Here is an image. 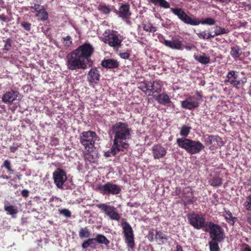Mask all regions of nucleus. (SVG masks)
<instances>
[{"mask_svg": "<svg viewBox=\"0 0 251 251\" xmlns=\"http://www.w3.org/2000/svg\"><path fill=\"white\" fill-rule=\"evenodd\" d=\"M94 52L93 46L87 43L79 46L77 48L69 52L66 58L67 68L72 71L86 69V62L91 60V56Z\"/></svg>", "mask_w": 251, "mask_h": 251, "instance_id": "1", "label": "nucleus"}, {"mask_svg": "<svg viewBox=\"0 0 251 251\" xmlns=\"http://www.w3.org/2000/svg\"><path fill=\"white\" fill-rule=\"evenodd\" d=\"M110 131L114 135L113 143L115 145H118L125 149L129 148L127 140L131 138V129L127 123L117 122L112 125Z\"/></svg>", "mask_w": 251, "mask_h": 251, "instance_id": "2", "label": "nucleus"}, {"mask_svg": "<svg viewBox=\"0 0 251 251\" xmlns=\"http://www.w3.org/2000/svg\"><path fill=\"white\" fill-rule=\"evenodd\" d=\"M170 12L176 16L177 18L184 24L191 25H198L200 24L212 25H215L216 21L211 18H207L202 20H199L196 18H192L187 14L185 11L181 8H171Z\"/></svg>", "mask_w": 251, "mask_h": 251, "instance_id": "3", "label": "nucleus"}, {"mask_svg": "<svg viewBox=\"0 0 251 251\" xmlns=\"http://www.w3.org/2000/svg\"><path fill=\"white\" fill-rule=\"evenodd\" d=\"M176 143L180 148L191 154L198 153L205 148L199 141L193 140L187 138H177Z\"/></svg>", "mask_w": 251, "mask_h": 251, "instance_id": "4", "label": "nucleus"}, {"mask_svg": "<svg viewBox=\"0 0 251 251\" xmlns=\"http://www.w3.org/2000/svg\"><path fill=\"white\" fill-rule=\"evenodd\" d=\"M204 231L209 232L212 241L222 242L225 238L224 229L220 225L212 222H207Z\"/></svg>", "mask_w": 251, "mask_h": 251, "instance_id": "5", "label": "nucleus"}, {"mask_svg": "<svg viewBox=\"0 0 251 251\" xmlns=\"http://www.w3.org/2000/svg\"><path fill=\"white\" fill-rule=\"evenodd\" d=\"M162 43L165 46L172 50H182L185 49L190 51L195 48V46L191 43L184 44L182 40L176 37H173L170 40L165 39Z\"/></svg>", "mask_w": 251, "mask_h": 251, "instance_id": "6", "label": "nucleus"}, {"mask_svg": "<svg viewBox=\"0 0 251 251\" xmlns=\"http://www.w3.org/2000/svg\"><path fill=\"white\" fill-rule=\"evenodd\" d=\"M97 138V135L95 132L88 130L83 131L80 134L79 141L86 150H92L94 147Z\"/></svg>", "mask_w": 251, "mask_h": 251, "instance_id": "7", "label": "nucleus"}, {"mask_svg": "<svg viewBox=\"0 0 251 251\" xmlns=\"http://www.w3.org/2000/svg\"><path fill=\"white\" fill-rule=\"evenodd\" d=\"M102 38V41L107 44L110 47L118 48L121 46L122 39L120 35L117 34L115 31L107 30L105 31Z\"/></svg>", "mask_w": 251, "mask_h": 251, "instance_id": "8", "label": "nucleus"}, {"mask_svg": "<svg viewBox=\"0 0 251 251\" xmlns=\"http://www.w3.org/2000/svg\"><path fill=\"white\" fill-rule=\"evenodd\" d=\"M187 219L191 226L197 229L206 228L207 222L202 214L191 213L187 215Z\"/></svg>", "mask_w": 251, "mask_h": 251, "instance_id": "9", "label": "nucleus"}, {"mask_svg": "<svg viewBox=\"0 0 251 251\" xmlns=\"http://www.w3.org/2000/svg\"><path fill=\"white\" fill-rule=\"evenodd\" d=\"M204 142L211 151L220 148L225 144L222 138L219 135H206L204 136Z\"/></svg>", "mask_w": 251, "mask_h": 251, "instance_id": "10", "label": "nucleus"}, {"mask_svg": "<svg viewBox=\"0 0 251 251\" xmlns=\"http://www.w3.org/2000/svg\"><path fill=\"white\" fill-rule=\"evenodd\" d=\"M124 234L125 242L128 247L133 249L135 247L133 230L129 224L125 221L121 224Z\"/></svg>", "mask_w": 251, "mask_h": 251, "instance_id": "11", "label": "nucleus"}, {"mask_svg": "<svg viewBox=\"0 0 251 251\" xmlns=\"http://www.w3.org/2000/svg\"><path fill=\"white\" fill-rule=\"evenodd\" d=\"M100 192L103 195H115L120 193L121 187L117 184L108 182L104 184H100L97 187Z\"/></svg>", "mask_w": 251, "mask_h": 251, "instance_id": "12", "label": "nucleus"}, {"mask_svg": "<svg viewBox=\"0 0 251 251\" xmlns=\"http://www.w3.org/2000/svg\"><path fill=\"white\" fill-rule=\"evenodd\" d=\"M96 206L104 212L111 220L117 221L120 220V215L114 206L107 205L106 203L97 204Z\"/></svg>", "mask_w": 251, "mask_h": 251, "instance_id": "13", "label": "nucleus"}, {"mask_svg": "<svg viewBox=\"0 0 251 251\" xmlns=\"http://www.w3.org/2000/svg\"><path fill=\"white\" fill-rule=\"evenodd\" d=\"M53 179L56 186L62 188L67 179L66 173L61 168H57L52 174Z\"/></svg>", "mask_w": 251, "mask_h": 251, "instance_id": "14", "label": "nucleus"}, {"mask_svg": "<svg viewBox=\"0 0 251 251\" xmlns=\"http://www.w3.org/2000/svg\"><path fill=\"white\" fill-rule=\"evenodd\" d=\"M151 151L154 159H159L164 158L166 156L167 152V148L163 147L160 144H158L152 147Z\"/></svg>", "mask_w": 251, "mask_h": 251, "instance_id": "15", "label": "nucleus"}, {"mask_svg": "<svg viewBox=\"0 0 251 251\" xmlns=\"http://www.w3.org/2000/svg\"><path fill=\"white\" fill-rule=\"evenodd\" d=\"M19 95L18 91L11 89L3 94L1 100L2 101L8 104H11L15 100Z\"/></svg>", "mask_w": 251, "mask_h": 251, "instance_id": "16", "label": "nucleus"}, {"mask_svg": "<svg viewBox=\"0 0 251 251\" xmlns=\"http://www.w3.org/2000/svg\"><path fill=\"white\" fill-rule=\"evenodd\" d=\"M119 17L122 19H129L132 13L130 11V5L128 3H122L118 9Z\"/></svg>", "mask_w": 251, "mask_h": 251, "instance_id": "17", "label": "nucleus"}, {"mask_svg": "<svg viewBox=\"0 0 251 251\" xmlns=\"http://www.w3.org/2000/svg\"><path fill=\"white\" fill-rule=\"evenodd\" d=\"M199 105V102L193 97H189L184 100L181 101V106L183 108L191 110L197 108Z\"/></svg>", "mask_w": 251, "mask_h": 251, "instance_id": "18", "label": "nucleus"}, {"mask_svg": "<svg viewBox=\"0 0 251 251\" xmlns=\"http://www.w3.org/2000/svg\"><path fill=\"white\" fill-rule=\"evenodd\" d=\"M226 83H229L234 87L240 84V80L238 78V72L235 71H230L228 72L225 80Z\"/></svg>", "mask_w": 251, "mask_h": 251, "instance_id": "19", "label": "nucleus"}, {"mask_svg": "<svg viewBox=\"0 0 251 251\" xmlns=\"http://www.w3.org/2000/svg\"><path fill=\"white\" fill-rule=\"evenodd\" d=\"M100 76L97 68H91L87 74V80L89 83L97 84L100 81Z\"/></svg>", "mask_w": 251, "mask_h": 251, "instance_id": "20", "label": "nucleus"}, {"mask_svg": "<svg viewBox=\"0 0 251 251\" xmlns=\"http://www.w3.org/2000/svg\"><path fill=\"white\" fill-rule=\"evenodd\" d=\"M83 155L84 160L90 163H95L97 162L98 156V153L92 150H86L83 151Z\"/></svg>", "mask_w": 251, "mask_h": 251, "instance_id": "21", "label": "nucleus"}, {"mask_svg": "<svg viewBox=\"0 0 251 251\" xmlns=\"http://www.w3.org/2000/svg\"><path fill=\"white\" fill-rule=\"evenodd\" d=\"M155 100L159 104L167 106H170L172 103L169 96L165 93L159 94L155 98Z\"/></svg>", "mask_w": 251, "mask_h": 251, "instance_id": "22", "label": "nucleus"}, {"mask_svg": "<svg viewBox=\"0 0 251 251\" xmlns=\"http://www.w3.org/2000/svg\"><path fill=\"white\" fill-rule=\"evenodd\" d=\"M101 65L106 69H116L119 66V62L113 59H104L101 62Z\"/></svg>", "mask_w": 251, "mask_h": 251, "instance_id": "23", "label": "nucleus"}, {"mask_svg": "<svg viewBox=\"0 0 251 251\" xmlns=\"http://www.w3.org/2000/svg\"><path fill=\"white\" fill-rule=\"evenodd\" d=\"M149 94L150 96L154 93H160L161 91V85L156 81H149Z\"/></svg>", "mask_w": 251, "mask_h": 251, "instance_id": "24", "label": "nucleus"}, {"mask_svg": "<svg viewBox=\"0 0 251 251\" xmlns=\"http://www.w3.org/2000/svg\"><path fill=\"white\" fill-rule=\"evenodd\" d=\"M125 149L119 146V145H115L114 143L111 147V148L108 151H105L104 156L106 157H111L112 156H115L118 152L121 151H124Z\"/></svg>", "mask_w": 251, "mask_h": 251, "instance_id": "25", "label": "nucleus"}, {"mask_svg": "<svg viewBox=\"0 0 251 251\" xmlns=\"http://www.w3.org/2000/svg\"><path fill=\"white\" fill-rule=\"evenodd\" d=\"M148 2L150 3L153 4L155 6H159L161 8L164 9L170 8V4L166 0H148Z\"/></svg>", "mask_w": 251, "mask_h": 251, "instance_id": "26", "label": "nucleus"}, {"mask_svg": "<svg viewBox=\"0 0 251 251\" xmlns=\"http://www.w3.org/2000/svg\"><path fill=\"white\" fill-rule=\"evenodd\" d=\"M155 239L159 244L163 245L168 240V237L161 231L156 230Z\"/></svg>", "mask_w": 251, "mask_h": 251, "instance_id": "27", "label": "nucleus"}, {"mask_svg": "<svg viewBox=\"0 0 251 251\" xmlns=\"http://www.w3.org/2000/svg\"><path fill=\"white\" fill-rule=\"evenodd\" d=\"M35 16L41 21H46L49 17V14L44 5L42 6V8L36 13Z\"/></svg>", "mask_w": 251, "mask_h": 251, "instance_id": "28", "label": "nucleus"}, {"mask_svg": "<svg viewBox=\"0 0 251 251\" xmlns=\"http://www.w3.org/2000/svg\"><path fill=\"white\" fill-rule=\"evenodd\" d=\"M194 57L196 60L202 64H207L210 62V57L207 56L205 53H203L202 55L194 54Z\"/></svg>", "mask_w": 251, "mask_h": 251, "instance_id": "29", "label": "nucleus"}, {"mask_svg": "<svg viewBox=\"0 0 251 251\" xmlns=\"http://www.w3.org/2000/svg\"><path fill=\"white\" fill-rule=\"evenodd\" d=\"M209 184L214 187H219L223 184V179L219 176H215L208 180Z\"/></svg>", "mask_w": 251, "mask_h": 251, "instance_id": "30", "label": "nucleus"}, {"mask_svg": "<svg viewBox=\"0 0 251 251\" xmlns=\"http://www.w3.org/2000/svg\"><path fill=\"white\" fill-rule=\"evenodd\" d=\"M242 51L238 46H234L231 48L230 52L231 56L235 60L238 59L241 55Z\"/></svg>", "mask_w": 251, "mask_h": 251, "instance_id": "31", "label": "nucleus"}, {"mask_svg": "<svg viewBox=\"0 0 251 251\" xmlns=\"http://www.w3.org/2000/svg\"><path fill=\"white\" fill-rule=\"evenodd\" d=\"M98 10L104 15L109 14L112 10L110 8V6L106 5L105 3H100L98 6Z\"/></svg>", "mask_w": 251, "mask_h": 251, "instance_id": "32", "label": "nucleus"}, {"mask_svg": "<svg viewBox=\"0 0 251 251\" xmlns=\"http://www.w3.org/2000/svg\"><path fill=\"white\" fill-rule=\"evenodd\" d=\"M224 216L226 221L231 225H233L236 220V217H233L231 212L228 210H225Z\"/></svg>", "mask_w": 251, "mask_h": 251, "instance_id": "33", "label": "nucleus"}, {"mask_svg": "<svg viewBox=\"0 0 251 251\" xmlns=\"http://www.w3.org/2000/svg\"><path fill=\"white\" fill-rule=\"evenodd\" d=\"M4 209L5 211L7 212V214L10 215L12 217H15V215L17 214L18 212L17 208L13 205H4Z\"/></svg>", "mask_w": 251, "mask_h": 251, "instance_id": "34", "label": "nucleus"}, {"mask_svg": "<svg viewBox=\"0 0 251 251\" xmlns=\"http://www.w3.org/2000/svg\"><path fill=\"white\" fill-rule=\"evenodd\" d=\"M96 242L100 244H104L108 246L109 243V240L103 235L98 234L96 237Z\"/></svg>", "mask_w": 251, "mask_h": 251, "instance_id": "35", "label": "nucleus"}, {"mask_svg": "<svg viewBox=\"0 0 251 251\" xmlns=\"http://www.w3.org/2000/svg\"><path fill=\"white\" fill-rule=\"evenodd\" d=\"M142 25L143 29L146 31L154 33L156 31V27L153 26L149 21L144 22Z\"/></svg>", "mask_w": 251, "mask_h": 251, "instance_id": "36", "label": "nucleus"}, {"mask_svg": "<svg viewBox=\"0 0 251 251\" xmlns=\"http://www.w3.org/2000/svg\"><path fill=\"white\" fill-rule=\"evenodd\" d=\"M229 32L228 29H226L220 26H216L215 28L214 34L212 35L214 37L216 36L228 33Z\"/></svg>", "mask_w": 251, "mask_h": 251, "instance_id": "37", "label": "nucleus"}, {"mask_svg": "<svg viewBox=\"0 0 251 251\" xmlns=\"http://www.w3.org/2000/svg\"><path fill=\"white\" fill-rule=\"evenodd\" d=\"M191 129V127L183 125L181 127L179 134L181 136H183L182 138H186L190 134Z\"/></svg>", "mask_w": 251, "mask_h": 251, "instance_id": "38", "label": "nucleus"}, {"mask_svg": "<svg viewBox=\"0 0 251 251\" xmlns=\"http://www.w3.org/2000/svg\"><path fill=\"white\" fill-rule=\"evenodd\" d=\"M197 34L198 36L201 39H209L214 37V36H213L211 33L207 32L206 31H201L197 33Z\"/></svg>", "mask_w": 251, "mask_h": 251, "instance_id": "39", "label": "nucleus"}, {"mask_svg": "<svg viewBox=\"0 0 251 251\" xmlns=\"http://www.w3.org/2000/svg\"><path fill=\"white\" fill-rule=\"evenodd\" d=\"M90 232L87 227L81 228L79 231V236L81 239L89 237Z\"/></svg>", "mask_w": 251, "mask_h": 251, "instance_id": "40", "label": "nucleus"}, {"mask_svg": "<svg viewBox=\"0 0 251 251\" xmlns=\"http://www.w3.org/2000/svg\"><path fill=\"white\" fill-rule=\"evenodd\" d=\"M220 242L212 241L209 242V249L210 251H220V249L219 246V243Z\"/></svg>", "mask_w": 251, "mask_h": 251, "instance_id": "41", "label": "nucleus"}, {"mask_svg": "<svg viewBox=\"0 0 251 251\" xmlns=\"http://www.w3.org/2000/svg\"><path fill=\"white\" fill-rule=\"evenodd\" d=\"M4 42H5V45L3 49V50L4 53H6L11 48L12 40L9 38L4 41Z\"/></svg>", "mask_w": 251, "mask_h": 251, "instance_id": "42", "label": "nucleus"}, {"mask_svg": "<svg viewBox=\"0 0 251 251\" xmlns=\"http://www.w3.org/2000/svg\"><path fill=\"white\" fill-rule=\"evenodd\" d=\"M149 81L142 82L140 84L139 88L144 92L146 94L148 95L149 94Z\"/></svg>", "mask_w": 251, "mask_h": 251, "instance_id": "43", "label": "nucleus"}, {"mask_svg": "<svg viewBox=\"0 0 251 251\" xmlns=\"http://www.w3.org/2000/svg\"><path fill=\"white\" fill-rule=\"evenodd\" d=\"M2 167H5L7 172L10 174H13L14 172V170H13L11 168V164L10 161L8 160H5L3 163Z\"/></svg>", "mask_w": 251, "mask_h": 251, "instance_id": "44", "label": "nucleus"}, {"mask_svg": "<svg viewBox=\"0 0 251 251\" xmlns=\"http://www.w3.org/2000/svg\"><path fill=\"white\" fill-rule=\"evenodd\" d=\"M246 199L247 201L244 204V207L247 210L251 211V194Z\"/></svg>", "mask_w": 251, "mask_h": 251, "instance_id": "45", "label": "nucleus"}, {"mask_svg": "<svg viewBox=\"0 0 251 251\" xmlns=\"http://www.w3.org/2000/svg\"><path fill=\"white\" fill-rule=\"evenodd\" d=\"M21 25L25 30L27 31H29L31 30V24L29 23L23 21L21 23Z\"/></svg>", "mask_w": 251, "mask_h": 251, "instance_id": "46", "label": "nucleus"}, {"mask_svg": "<svg viewBox=\"0 0 251 251\" xmlns=\"http://www.w3.org/2000/svg\"><path fill=\"white\" fill-rule=\"evenodd\" d=\"M59 213L65 216L67 218H70L71 216V212L67 209H63L59 210Z\"/></svg>", "mask_w": 251, "mask_h": 251, "instance_id": "47", "label": "nucleus"}, {"mask_svg": "<svg viewBox=\"0 0 251 251\" xmlns=\"http://www.w3.org/2000/svg\"><path fill=\"white\" fill-rule=\"evenodd\" d=\"M64 43L65 46L69 47L72 44V38L68 35L63 38Z\"/></svg>", "mask_w": 251, "mask_h": 251, "instance_id": "48", "label": "nucleus"}, {"mask_svg": "<svg viewBox=\"0 0 251 251\" xmlns=\"http://www.w3.org/2000/svg\"><path fill=\"white\" fill-rule=\"evenodd\" d=\"M42 6L39 4H35L33 6L30 7L31 9H33L32 12H36V13L42 8Z\"/></svg>", "mask_w": 251, "mask_h": 251, "instance_id": "49", "label": "nucleus"}, {"mask_svg": "<svg viewBox=\"0 0 251 251\" xmlns=\"http://www.w3.org/2000/svg\"><path fill=\"white\" fill-rule=\"evenodd\" d=\"M119 55L121 58L124 59H128L130 56V53L127 52H120Z\"/></svg>", "mask_w": 251, "mask_h": 251, "instance_id": "50", "label": "nucleus"}, {"mask_svg": "<svg viewBox=\"0 0 251 251\" xmlns=\"http://www.w3.org/2000/svg\"><path fill=\"white\" fill-rule=\"evenodd\" d=\"M154 234L152 231H150L147 235L148 239L151 242L153 241L155 237H154Z\"/></svg>", "mask_w": 251, "mask_h": 251, "instance_id": "51", "label": "nucleus"}, {"mask_svg": "<svg viewBox=\"0 0 251 251\" xmlns=\"http://www.w3.org/2000/svg\"><path fill=\"white\" fill-rule=\"evenodd\" d=\"M22 196L24 198H27L29 196V191L26 189H24L21 192Z\"/></svg>", "mask_w": 251, "mask_h": 251, "instance_id": "52", "label": "nucleus"}, {"mask_svg": "<svg viewBox=\"0 0 251 251\" xmlns=\"http://www.w3.org/2000/svg\"><path fill=\"white\" fill-rule=\"evenodd\" d=\"M7 19V17L5 16L4 14L0 15V20L3 22H6Z\"/></svg>", "mask_w": 251, "mask_h": 251, "instance_id": "53", "label": "nucleus"}, {"mask_svg": "<svg viewBox=\"0 0 251 251\" xmlns=\"http://www.w3.org/2000/svg\"><path fill=\"white\" fill-rule=\"evenodd\" d=\"M18 147H19L18 146H10V151L12 152H15L17 150Z\"/></svg>", "mask_w": 251, "mask_h": 251, "instance_id": "54", "label": "nucleus"}, {"mask_svg": "<svg viewBox=\"0 0 251 251\" xmlns=\"http://www.w3.org/2000/svg\"><path fill=\"white\" fill-rule=\"evenodd\" d=\"M90 246V244H89L88 242L87 241H84L82 244V247L83 249H86Z\"/></svg>", "mask_w": 251, "mask_h": 251, "instance_id": "55", "label": "nucleus"}, {"mask_svg": "<svg viewBox=\"0 0 251 251\" xmlns=\"http://www.w3.org/2000/svg\"><path fill=\"white\" fill-rule=\"evenodd\" d=\"M87 241L88 242L90 245H91L92 244H95L94 242H96V238L88 239Z\"/></svg>", "mask_w": 251, "mask_h": 251, "instance_id": "56", "label": "nucleus"}, {"mask_svg": "<svg viewBox=\"0 0 251 251\" xmlns=\"http://www.w3.org/2000/svg\"><path fill=\"white\" fill-rule=\"evenodd\" d=\"M243 251H251V248L248 244H245V248Z\"/></svg>", "mask_w": 251, "mask_h": 251, "instance_id": "57", "label": "nucleus"}, {"mask_svg": "<svg viewBox=\"0 0 251 251\" xmlns=\"http://www.w3.org/2000/svg\"><path fill=\"white\" fill-rule=\"evenodd\" d=\"M10 176L4 174H2L1 176H0V178L2 179H8L10 178Z\"/></svg>", "mask_w": 251, "mask_h": 251, "instance_id": "58", "label": "nucleus"}, {"mask_svg": "<svg viewBox=\"0 0 251 251\" xmlns=\"http://www.w3.org/2000/svg\"><path fill=\"white\" fill-rule=\"evenodd\" d=\"M176 251H183L182 247L179 245H177L176 246Z\"/></svg>", "mask_w": 251, "mask_h": 251, "instance_id": "59", "label": "nucleus"}, {"mask_svg": "<svg viewBox=\"0 0 251 251\" xmlns=\"http://www.w3.org/2000/svg\"><path fill=\"white\" fill-rule=\"evenodd\" d=\"M247 221L251 226V217H248L247 218Z\"/></svg>", "mask_w": 251, "mask_h": 251, "instance_id": "60", "label": "nucleus"}, {"mask_svg": "<svg viewBox=\"0 0 251 251\" xmlns=\"http://www.w3.org/2000/svg\"><path fill=\"white\" fill-rule=\"evenodd\" d=\"M113 11L119 16L118 10H117L116 9L114 8Z\"/></svg>", "mask_w": 251, "mask_h": 251, "instance_id": "61", "label": "nucleus"}, {"mask_svg": "<svg viewBox=\"0 0 251 251\" xmlns=\"http://www.w3.org/2000/svg\"><path fill=\"white\" fill-rule=\"evenodd\" d=\"M197 95L198 96H199V97H201V94H200V92H197Z\"/></svg>", "mask_w": 251, "mask_h": 251, "instance_id": "62", "label": "nucleus"}, {"mask_svg": "<svg viewBox=\"0 0 251 251\" xmlns=\"http://www.w3.org/2000/svg\"><path fill=\"white\" fill-rule=\"evenodd\" d=\"M126 23L127 24H130V22L129 20H127L128 19H126Z\"/></svg>", "mask_w": 251, "mask_h": 251, "instance_id": "63", "label": "nucleus"}, {"mask_svg": "<svg viewBox=\"0 0 251 251\" xmlns=\"http://www.w3.org/2000/svg\"><path fill=\"white\" fill-rule=\"evenodd\" d=\"M248 94H249V95L250 96H251V91H249V92H248Z\"/></svg>", "mask_w": 251, "mask_h": 251, "instance_id": "64", "label": "nucleus"}]
</instances>
